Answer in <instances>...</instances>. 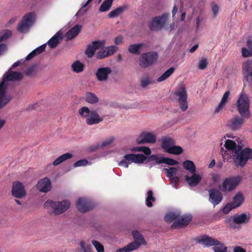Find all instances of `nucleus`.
Masks as SVG:
<instances>
[{"mask_svg": "<svg viewBox=\"0 0 252 252\" xmlns=\"http://www.w3.org/2000/svg\"><path fill=\"white\" fill-rule=\"evenodd\" d=\"M224 222L227 225V227L230 228L234 227V224L235 223V222L234 221V217L232 218L231 216H229L226 218L224 220Z\"/></svg>", "mask_w": 252, "mask_h": 252, "instance_id": "55", "label": "nucleus"}, {"mask_svg": "<svg viewBox=\"0 0 252 252\" xmlns=\"http://www.w3.org/2000/svg\"><path fill=\"white\" fill-rule=\"evenodd\" d=\"M224 146L228 150L230 158L233 159V163L237 167H244L248 160L252 158V149L250 148L242 149L240 145H237L231 140H227Z\"/></svg>", "mask_w": 252, "mask_h": 252, "instance_id": "1", "label": "nucleus"}, {"mask_svg": "<svg viewBox=\"0 0 252 252\" xmlns=\"http://www.w3.org/2000/svg\"><path fill=\"white\" fill-rule=\"evenodd\" d=\"M236 106L240 115L246 117V119L250 118V99L248 95L244 93V90L239 94Z\"/></svg>", "mask_w": 252, "mask_h": 252, "instance_id": "4", "label": "nucleus"}, {"mask_svg": "<svg viewBox=\"0 0 252 252\" xmlns=\"http://www.w3.org/2000/svg\"><path fill=\"white\" fill-rule=\"evenodd\" d=\"M169 178L172 186L176 189H178L179 182V178L177 176H175Z\"/></svg>", "mask_w": 252, "mask_h": 252, "instance_id": "57", "label": "nucleus"}, {"mask_svg": "<svg viewBox=\"0 0 252 252\" xmlns=\"http://www.w3.org/2000/svg\"><path fill=\"white\" fill-rule=\"evenodd\" d=\"M245 197L241 192H237L233 198L231 203L235 208L240 207L244 202Z\"/></svg>", "mask_w": 252, "mask_h": 252, "instance_id": "29", "label": "nucleus"}, {"mask_svg": "<svg viewBox=\"0 0 252 252\" xmlns=\"http://www.w3.org/2000/svg\"><path fill=\"white\" fill-rule=\"evenodd\" d=\"M36 187L40 191L47 192L51 188V181L48 178L42 179L38 182Z\"/></svg>", "mask_w": 252, "mask_h": 252, "instance_id": "19", "label": "nucleus"}, {"mask_svg": "<svg viewBox=\"0 0 252 252\" xmlns=\"http://www.w3.org/2000/svg\"><path fill=\"white\" fill-rule=\"evenodd\" d=\"M22 78V73L13 71H9L3 75L2 81L0 83V108L5 106L11 99L9 95H6L8 87L7 82L20 81Z\"/></svg>", "mask_w": 252, "mask_h": 252, "instance_id": "2", "label": "nucleus"}, {"mask_svg": "<svg viewBox=\"0 0 252 252\" xmlns=\"http://www.w3.org/2000/svg\"><path fill=\"white\" fill-rule=\"evenodd\" d=\"M63 32H57L48 42V44L50 48H56L59 44V40L63 38Z\"/></svg>", "mask_w": 252, "mask_h": 252, "instance_id": "26", "label": "nucleus"}, {"mask_svg": "<svg viewBox=\"0 0 252 252\" xmlns=\"http://www.w3.org/2000/svg\"><path fill=\"white\" fill-rule=\"evenodd\" d=\"M250 219V216L245 213L234 216V221L235 224H238L247 223L249 222Z\"/></svg>", "mask_w": 252, "mask_h": 252, "instance_id": "28", "label": "nucleus"}, {"mask_svg": "<svg viewBox=\"0 0 252 252\" xmlns=\"http://www.w3.org/2000/svg\"><path fill=\"white\" fill-rule=\"evenodd\" d=\"M183 167L190 173H194L196 172V167L193 161L187 160L183 163Z\"/></svg>", "mask_w": 252, "mask_h": 252, "instance_id": "33", "label": "nucleus"}, {"mask_svg": "<svg viewBox=\"0 0 252 252\" xmlns=\"http://www.w3.org/2000/svg\"><path fill=\"white\" fill-rule=\"evenodd\" d=\"M191 174L192 175L191 177L188 175L185 176V181L190 187H195L201 180L202 177L200 175L195 173Z\"/></svg>", "mask_w": 252, "mask_h": 252, "instance_id": "20", "label": "nucleus"}, {"mask_svg": "<svg viewBox=\"0 0 252 252\" xmlns=\"http://www.w3.org/2000/svg\"><path fill=\"white\" fill-rule=\"evenodd\" d=\"M170 13L164 12L160 15L152 17L148 24V27L152 31H160L164 30L168 25Z\"/></svg>", "mask_w": 252, "mask_h": 252, "instance_id": "3", "label": "nucleus"}, {"mask_svg": "<svg viewBox=\"0 0 252 252\" xmlns=\"http://www.w3.org/2000/svg\"><path fill=\"white\" fill-rule=\"evenodd\" d=\"M230 94V93L229 91H227L224 93L222 96V97L221 98L220 102V103L215 110V113H218L220 111L222 110L224 105L226 104V103L228 100Z\"/></svg>", "mask_w": 252, "mask_h": 252, "instance_id": "23", "label": "nucleus"}, {"mask_svg": "<svg viewBox=\"0 0 252 252\" xmlns=\"http://www.w3.org/2000/svg\"><path fill=\"white\" fill-rule=\"evenodd\" d=\"M156 158V155H153L149 157H146L142 154H134V162L135 163H142L144 161L147 160V161L155 160V158Z\"/></svg>", "mask_w": 252, "mask_h": 252, "instance_id": "21", "label": "nucleus"}, {"mask_svg": "<svg viewBox=\"0 0 252 252\" xmlns=\"http://www.w3.org/2000/svg\"><path fill=\"white\" fill-rule=\"evenodd\" d=\"M156 142V137L152 133L150 132H143L141 133L139 137L137 139L139 144L144 143H155Z\"/></svg>", "mask_w": 252, "mask_h": 252, "instance_id": "16", "label": "nucleus"}, {"mask_svg": "<svg viewBox=\"0 0 252 252\" xmlns=\"http://www.w3.org/2000/svg\"><path fill=\"white\" fill-rule=\"evenodd\" d=\"M140 247V245L136 241H133L123 248L119 249L116 252H130L137 249Z\"/></svg>", "mask_w": 252, "mask_h": 252, "instance_id": "27", "label": "nucleus"}, {"mask_svg": "<svg viewBox=\"0 0 252 252\" xmlns=\"http://www.w3.org/2000/svg\"><path fill=\"white\" fill-rule=\"evenodd\" d=\"M179 213L170 212L167 214L164 218V220L166 222H171L173 220H176L179 217Z\"/></svg>", "mask_w": 252, "mask_h": 252, "instance_id": "40", "label": "nucleus"}, {"mask_svg": "<svg viewBox=\"0 0 252 252\" xmlns=\"http://www.w3.org/2000/svg\"><path fill=\"white\" fill-rule=\"evenodd\" d=\"M76 207L80 212L85 213L92 210L94 205L90 200L80 198L76 202Z\"/></svg>", "mask_w": 252, "mask_h": 252, "instance_id": "15", "label": "nucleus"}, {"mask_svg": "<svg viewBox=\"0 0 252 252\" xmlns=\"http://www.w3.org/2000/svg\"><path fill=\"white\" fill-rule=\"evenodd\" d=\"M155 160L158 164L165 163L169 165H175L178 164V162L172 158H165V157H158L155 158Z\"/></svg>", "mask_w": 252, "mask_h": 252, "instance_id": "25", "label": "nucleus"}, {"mask_svg": "<svg viewBox=\"0 0 252 252\" xmlns=\"http://www.w3.org/2000/svg\"><path fill=\"white\" fill-rule=\"evenodd\" d=\"M11 32H5L3 35L0 37V55H1L6 49L5 44L1 43V42L8 38L11 35Z\"/></svg>", "mask_w": 252, "mask_h": 252, "instance_id": "42", "label": "nucleus"}, {"mask_svg": "<svg viewBox=\"0 0 252 252\" xmlns=\"http://www.w3.org/2000/svg\"><path fill=\"white\" fill-rule=\"evenodd\" d=\"M130 163V162L127 161L126 158H124L121 160V161L119 163V165L123 166L125 168H128L129 164Z\"/></svg>", "mask_w": 252, "mask_h": 252, "instance_id": "64", "label": "nucleus"}, {"mask_svg": "<svg viewBox=\"0 0 252 252\" xmlns=\"http://www.w3.org/2000/svg\"><path fill=\"white\" fill-rule=\"evenodd\" d=\"M95 51L96 50L93 47V46L92 45V44H89L87 46V48L85 52V53L88 58H91L94 56Z\"/></svg>", "mask_w": 252, "mask_h": 252, "instance_id": "44", "label": "nucleus"}, {"mask_svg": "<svg viewBox=\"0 0 252 252\" xmlns=\"http://www.w3.org/2000/svg\"><path fill=\"white\" fill-rule=\"evenodd\" d=\"M227 247L219 241V244H215L213 248L215 252H227Z\"/></svg>", "mask_w": 252, "mask_h": 252, "instance_id": "45", "label": "nucleus"}, {"mask_svg": "<svg viewBox=\"0 0 252 252\" xmlns=\"http://www.w3.org/2000/svg\"><path fill=\"white\" fill-rule=\"evenodd\" d=\"M242 71L243 74L252 71V59L247 60L243 63Z\"/></svg>", "mask_w": 252, "mask_h": 252, "instance_id": "41", "label": "nucleus"}, {"mask_svg": "<svg viewBox=\"0 0 252 252\" xmlns=\"http://www.w3.org/2000/svg\"><path fill=\"white\" fill-rule=\"evenodd\" d=\"M147 197L146 198V205L148 207L153 206L152 201L155 202L156 198L153 196V192L152 190H149L147 192Z\"/></svg>", "mask_w": 252, "mask_h": 252, "instance_id": "43", "label": "nucleus"}, {"mask_svg": "<svg viewBox=\"0 0 252 252\" xmlns=\"http://www.w3.org/2000/svg\"><path fill=\"white\" fill-rule=\"evenodd\" d=\"M209 192V201L214 206L219 204L223 199V195L222 193L217 189H210L208 190Z\"/></svg>", "mask_w": 252, "mask_h": 252, "instance_id": "14", "label": "nucleus"}, {"mask_svg": "<svg viewBox=\"0 0 252 252\" xmlns=\"http://www.w3.org/2000/svg\"><path fill=\"white\" fill-rule=\"evenodd\" d=\"M195 240L197 243L204 244L206 247L213 246L215 244H219V241L217 239L205 235L196 238Z\"/></svg>", "mask_w": 252, "mask_h": 252, "instance_id": "18", "label": "nucleus"}, {"mask_svg": "<svg viewBox=\"0 0 252 252\" xmlns=\"http://www.w3.org/2000/svg\"><path fill=\"white\" fill-rule=\"evenodd\" d=\"M175 144L174 140L168 137H163L161 139V147L164 151L167 152V150L170 149L173 145Z\"/></svg>", "mask_w": 252, "mask_h": 252, "instance_id": "24", "label": "nucleus"}, {"mask_svg": "<svg viewBox=\"0 0 252 252\" xmlns=\"http://www.w3.org/2000/svg\"><path fill=\"white\" fill-rule=\"evenodd\" d=\"M105 43L106 41L105 40H102L93 41L91 44L95 49L96 50L100 47H104Z\"/></svg>", "mask_w": 252, "mask_h": 252, "instance_id": "50", "label": "nucleus"}, {"mask_svg": "<svg viewBox=\"0 0 252 252\" xmlns=\"http://www.w3.org/2000/svg\"><path fill=\"white\" fill-rule=\"evenodd\" d=\"M143 45L142 43L131 44L128 47V52L132 54L138 55L140 54V49Z\"/></svg>", "mask_w": 252, "mask_h": 252, "instance_id": "31", "label": "nucleus"}, {"mask_svg": "<svg viewBox=\"0 0 252 252\" xmlns=\"http://www.w3.org/2000/svg\"><path fill=\"white\" fill-rule=\"evenodd\" d=\"M166 171V175L168 178L175 177L177 172V169L176 167H170L169 169L164 168L163 169Z\"/></svg>", "mask_w": 252, "mask_h": 252, "instance_id": "46", "label": "nucleus"}, {"mask_svg": "<svg viewBox=\"0 0 252 252\" xmlns=\"http://www.w3.org/2000/svg\"><path fill=\"white\" fill-rule=\"evenodd\" d=\"M111 72L112 70L110 67H102L98 68L95 73V76L99 81H105L108 79Z\"/></svg>", "mask_w": 252, "mask_h": 252, "instance_id": "17", "label": "nucleus"}, {"mask_svg": "<svg viewBox=\"0 0 252 252\" xmlns=\"http://www.w3.org/2000/svg\"><path fill=\"white\" fill-rule=\"evenodd\" d=\"M70 205V202L67 200L58 202L48 200L44 203V207L47 209L52 208L54 214L58 215L65 212L69 208Z\"/></svg>", "mask_w": 252, "mask_h": 252, "instance_id": "6", "label": "nucleus"}, {"mask_svg": "<svg viewBox=\"0 0 252 252\" xmlns=\"http://www.w3.org/2000/svg\"><path fill=\"white\" fill-rule=\"evenodd\" d=\"M242 181V177L238 175L225 178L221 184L219 186V189L222 192H230L235 189Z\"/></svg>", "mask_w": 252, "mask_h": 252, "instance_id": "8", "label": "nucleus"}, {"mask_svg": "<svg viewBox=\"0 0 252 252\" xmlns=\"http://www.w3.org/2000/svg\"><path fill=\"white\" fill-rule=\"evenodd\" d=\"M78 33L79 32H65L64 36L66 38V40L68 41L76 37Z\"/></svg>", "mask_w": 252, "mask_h": 252, "instance_id": "58", "label": "nucleus"}, {"mask_svg": "<svg viewBox=\"0 0 252 252\" xmlns=\"http://www.w3.org/2000/svg\"><path fill=\"white\" fill-rule=\"evenodd\" d=\"M132 235L134 239L133 241H136L138 244L140 245H146V242L145 240L143 235L141 234L138 231H134L132 232Z\"/></svg>", "mask_w": 252, "mask_h": 252, "instance_id": "32", "label": "nucleus"}, {"mask_svg": "<svg viewBox=\"0 0 252 252\" xmlns=\"http://www.w3.org/2000/svg\"><path fill=\"white\" fill-rule=\"evenodd\" d=\"M105 47L103 48L102 50L98 51L95 55L96 58L97 59H103L106 58L108 57V56L106 55L107 51Z\"/></svg>", "mask_w": 252, "mask_h": 252, "instance_id": "48", "label": "nucleus"}, {"mask_svg": "<svg viewBox=\"0 0 252 252\" xmlns=\"http://www.w3.org/2000/svg\"><path fill=\"white\" fill-rule=\"evenodd\" d=\"M208 64L207 60L205 58H202L198 62V68L201 70L205 69L207 66Z\"/></svg>", "mask_w": 252, "mask_h": 252, "instance_id": "54", "label": "nucleus"}, {"mask_svg": "<svg viewBox=\"0 0 252 252\" xmlns=\"http://www.w3.org/2000/svg\"><path fill=\"white\" fill-rule=\"evenodd\" d=\"M236 208L231 202L227 203L222 209L223 214H227L229 213L233 209Z\"/></svg>", "mask_w": 252, "mask_h": 252, "instance_id": "53", "label": "nucleus"}, {"mask_svg": "<svg viewBox=\"0 0 252 252\" xmlns=\"http://www.w3.org/2000/svg\"><path fill=\"white\" fill-rule=\"evenodd\" d=\"M219 7L217 4L215 3L212 4V10L213 16L216 17L219 11Z\"/></svg>", "mask_w": 252, "mask_h": 252, "instance_id": "61", "label": "nucleus"}, {"mask_svg": "<svg viewBox=\"0 0 252 252\" xmlns=\"http://www.w3.org/2000/svg\"><path fill=\"white\" fill-rule=\"evenodd\" d=\"M174 94L178 97L180 108L183 111L188 108L187 102V92L185 86H182L175 92Z\"/></svg>", "mask_w": 252, "mask_h": 252, "instance_id": "10", "label": "nucleus"}, {"mask_svg": "<svg viewBox=\"0 0 252 252\" xmlns=\"http://www.w3.org/2000/svg\"><path fill=\"white\" fill-rule=\"evenodd\" d=\"M107 53L106 55L111 56L114 55L118 50V47L116 45H111L105 47Z\"/></svg>", "mask_w": 252, "mask_h": 252, "instance_id": "47", "label": "nucleus"}, {"mask_svg": "<svg viewBox=\"0 0 252 252\" xmlns=\"http://www.w3.org/2000/svg\"><path fill=\"white\" fill-rule=\"evenodd\" d=\"M246 117L236 115L226 123V126L232 130H238L242 128L245 122Z\"/></svg>", "mask_w": 252, "mask_h": 252, "instance_id": "11", "label": "nucleus"}, {"mask_svg": "<svg viewBox=\"0 0 252 252\" xmlns=\"http://www.w3.org/2000/svg\"><path fill=\"white\" fill-rule=\"evenodd\" d=\"M88 163V160L86 159H81L76 161L74 164V167H79L81 166L86 165Z\"/></svg>", "mask_w": 252, "mask_h": 252, "instance_id": "60", "label": "nucleus"}, {"mask_svg": "<svg viewBox=\"0 0 252 252\" xmlns=\"http://www.w3.org/2000/svg\"><path fill=\"white\" fill-rule=\"evenodd\" d=\"M158 54L155 51L144 53L139 57V65L144 68L156 63L158 59Z\"/></svg>", "mask_w": 252, "mask_h": 252, "instance_id": "9", "label": "nucleus"}, {"mask_svg": "<svg viewBox=\"0 0 252 252\" xmlns=\"http://www.w3.org/2000/svg\"><path fill=\"white\" fill-rule=\"evenodd\" d=\"M46 47V44H44L42 45L33 50L27 56L26 60H30L34 58L36 55L42 53L43 51H44Z\"/></svg>", "mask_w": 252, "mask_h": 252, "instance_id": "30", "label": "nucleus"}, {"mask_svg": "<svg viewBox=\"0 0 252 252\" xmlns=\"http://www.w3.org/2000/svg\"><path fill=\"white\" fill-rule=\"evenodd\" d=\"M153 81L152 79L149 77H143L141 80V86L143 88H145L152 84Z\"/></svg>", "mask_w": 252, "mask_h": 252, "instance_id": "49", "label": "nucleus"}, {"mask_svg": "<svg viewBox=\"0 0 252 252\" xmlns=\"http://www.w3.org/2000/svg\"><path fill=\"white\" fill-rule=\"evenodd\" d=\"M134 154H126L124 156V158L128 161L131 162H134Z\"/></svg>", "mask_w": 252, "mask_h": 252, "instance_id": "62", "label": "nucleus"}, {"mask_svg": "<svg viewBox=\"0 0 252 252\" xmlns=\"http://www.w3.org/2000/svg\"><path fill=\"white\" fill-rule=\"evenodd\" d=\"M79 115L86 118V122L88 125L99 124L103 120L104 118L100 117L95 110H91L86 106H84L79 110Z\"/></svg>", "mask_w": 252, "mask_h": 252, "instance_id": "5", "label": "nucleus"}, {"mask_svg": "<svg viewBox=\"0 0 252 252\" xmlns=\"http://www.w3.org/2000/svg\"><path fill=\"white\" fill-rule=\"evenodd\" d=\"M12 195L16 198L20 199L26 195V191L23 184L19 181H15L12 184Z\"/></svg>", "mask_w": 252, "mask_h": 252, "instance_id": "12", "label": "nucleus"}, {"mask_svg": "<svg viewBox=\"0 0 252 252\" xmlns=\"http://www.w3.org/2000/svg\"><path fill=\"white\" fill-rule=\"evenodd\" d=\"M115 138L114 137H111L109 138L108 139L104 141L102 144H101V147H104L107 146L109 145L110 144H111L113 141L114 140Z\"/></svg>", "mask_w": 252, "mask_h": 252, "instance_id": "59", "label": "nucleus"}, {"mask_svg": "<svg viewBox=\"0 0 252 252\" xmlns=\"http://www.w3.org/2000/svg\"><path fill=\"white\" fill-rule=\"evenodd\" d=\"M167 150V153L175 155H180L183 152V148L181 146H176L175 144L173 145L170 149Z\"/></svg>", "mask_w": 252, "mask_h": 252, "instance_id": "39", "label": "nucleus"}, {"mask_svg": "<svg viewBox=\"0 0 252 252\" xmlns=\"http://www.w3.org/2000/svg\"><path fill=\"white\" fill-rule=\"evenodd\" d=\"M191 215L186 214L182 216L179 214V217L178 220H175L171 225V228H183L187 226L192 220Z\"/></svg>", "mask_w": 252, "mask_h": 252, "instance_id": "13", "label": "nucleus"}, {"mask_svg": "<svg viewBox=\"0 0 252 252\" xmlns=\"http://www.w3.org/2000/svg\"><path fill=\"white\" fill-rule=\"evenodd\" d=\"M137 150L139 152H143L146 155L149 156L151 154V149L148 147L139 146L137 147Z\"/></svg>", "mask_w": 252, "mask_h": 252, "instance_id": "56", "label": "nucleus"}, {"mask_svg": "<svg viewBox=\"0 0 252 252\" xmlns=\"http://www.w3.org/2000/svg\"><path fill=\"white\" fill-rule=\"evenodd\" d=\"M114 0H104L99 8L100 12H107L110 9Z\"/></svg>", "mask_w": 252, "mask_h": 252, "instance_id": "34", "label": "nucleus"}, {"mask_svg": "<svg viewBox=\"0 0 252 252\" xmlns=\"http://www.w3.org/2000/svg\"><path fill=\"white\" fill-rule=\"evenodd\" d=\"M175 70V69L173 67L168 69L163 74L158 78V82H160L167 79L174 72Z\"/></svg>", "mask_w": 252, "mask_h": 252, "instance_id": "38", "label": "nucleus"}, {"mask_svg": "<svg viewBox=\"0 0 252 252\" xmlns=\"http://www.w3.org/2000/svg\"><path fill=\"white\" fill-rule=\"evenodd\" d=\"M82 25L77 24L73 27L69 29L67 32H80L82 29Z\"/></svg>", "mask_w": 252, "mask_h": 252, "instance_id": "63", "label": "nucleus"}, {"mask_svg": "<svg viewBox=\"0 0 252 252\" xmlns=\"http://www.w3.org/2000/svg\"><path fill=\"white\" fill-rule=\"evenodd\" d=\"M92 244L95 248L97 252H104L103 246L100 243L96 240H93Z\"/></svg>", "mask_w": 252, "mask_h": 252, "instance_id": "52", "label": "nucleus"}, {"mask_svg": "<svg viewBox=\"0 0 252 252\" xmlns=\"http://www.w3.org/2000/svg\"><path fill=\"white\" fill-rule=\"evenodd\" d=\"M85 65L80 61H76L71 65L72 70L76 73H80L83 71Z\"/></svg>", "mask_w": 252, "mask_h": 252, "instance_id": "35", "label": "nucleus"}, {"mask_svg": "<svg viewBox=\"0 0 252 252\" xmlns=\"http://www.w3.org/2000/svg\"><path fill=\"white\" fill-rule=\"evenodd\" d=\"M128 5L127 4H125L123 5L116 8L115 9L110 11L108 16L110 18H114L118 16L120 14L123 13L125 11L127 10Z\"/></svg>", "mask_w": 252, "mask_h": 252, "instance_id": "22", "label": "nucleus"}, {"mask_svg": "<svg viewBox=\"0 0 252 252\" xmlns=\"http://www.w3.org/2000/svg\"><path fill=\"white\" fill-rule=\"evenodd\" d=\"M35 21V12H30L26 13L17 25V32H28L34 26Z\"/></svg>", "mask_w": 252, "mask_h": 252, "instance_id": "7", "label": "nucleus"}, {"mask_svg": "<svg viewBox=\"0 0 252 252\" xmlns=\"http://www.w3.org/2000/svg\"><path fill=\"white\" fill-rule=\"evenodd\" d=\"M85 100L88 103L94 104L98 101V98L94 94L87 92L85 94Z\"/></svg>", "mask_w": 252, "mask_h": 252, "instance_id": "36", "label": "nucleus"}, {"mask_svg": "<svg viewBox=\"0 0 252 252\" xmlns=\"http://www.w3.org/2000/svg\"><path fill=\"white\" fill-rule=\"evenodd\" d=\"M242 56L244 58L252 57V49L243 47L241 50Z\"/></svg>", "mask_w": 252, "mask_h": 252, "instance_id": "51", "label": "nucleus"}, {"mask_svg": "<svg viewBox=\"0 0 252 252\" xmlns=\"http://www.w3.org/2000/svg\"><path fill=\"white\" fill-rule=\"evenodd\" d=\"M72 157V155L70 153H67L63 154L58 158L53 163L54 166H57L64 161L70 159Z\"/></svg>", "mask_w": 252, "mask_h": 252, "instance_id": "37", "label": "nucleus"}]
</instances>
